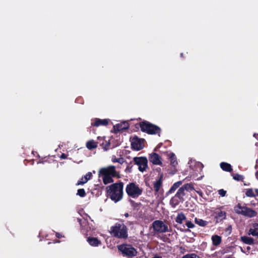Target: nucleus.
I'll return each instance as SVG.
<instances>
[{
  "label": "nucleus",
  "mask_w": 258,
  "mask_h": 258,
  "mask_svg": "<svg viewBox=\"0 0 258 258\" xmlns=\"http://www.w3.org/2000/svg\"><path fill=\"white\" fill-rule=\"evenodd\" d=\"M125 215V216L126 217H127L128 216V213H126V214H125V215Z\"/></svg>",
  "instance_id": "obj_41"
},
{
  "label": "nucleus",
  "mask_w": 258,
  "mask_h": 258,
  "mask_svg": "<svg viewBox=\"0 0 258 258\" xmlns=\"http://www.w3.org/2000/svg\"><path fill=\"white\" fill-rule=\"evenodd\" d=\"M198 193L199 194H200V195H201V192L198 191Z\"/></svg>",
  "instance_id": "obj_45"
},
{
  "label": "nucleus",
  "mask_w": 258,
  "mask_h": 258,
  "mask_svg": "<svg viewBox=\"0 0 258 258\" xmlns=\"http://www.w3.org/2000/svg\"><path fill=\"white\" fill-rule=\"evenodd\" d=\"M125 190L127 195L133 198L138 197L142 193V189L134 182L127 184Z\"/></svg>",
  "instance_id": "obj_6"
},
{
  "label": "nucleus",
  "mask_w": 258,
  "mask_h": 258,
  "mask_svg": "<svg viewBox=\"0 0 258 258\" xmlns=\"http://www.w3.org/2000/svg\"><path fill=\"white\" fill-rule=\"evenodd\" d=\"M186 219V217L182 213H179L175 219V221L181 224L183 220Z\"/></svg>",
  "instance_id": "obj_23"
},
{
  "label": "nucleus",
  "mask_w": 258,
  "mask_h": 258,
  "mask_svg": "<svg viewBox=\"0 0 258 258\" xmlns=\"http://www.w3.org/2000/svg\"><path fill=\"white\" fill-rule=\"evenodd\" d=\"M221 168L224 171L231 172L232 170L231 165L226 162H222L220 163Z\"/></svg>",
  "instance_id": "obj_19"
},
{
  "label": "nucleus",
  "mask_w": 258,
  "mask_h": 258,
  "mask_svg": "<svg viewBox=\"0 0 258 258\" xmlns=\"http://www.w3.org/2000/svg\"><path fill=\"white\" fill-rule=\"evenodd\" d=\"M111 234L119 238H125L127 236V229L122 223H116L110 228Z\"/></svg>",
  "instance_id": "obj_3"
},
{
  "label": "nucleus",
  "mask_w": 258,
  "mask_h": 258,
  "mask_svg": "<svg viewBox=\"0 0 258 258\" xmlns=\"http://www.w3.org/2000/svg\"><path fill=\"white\" fill-rule=\"evenodd\" d=\"M123 183H115L107 186V193L110 198L117 202L122 198Z\"/></svg>",
  "instance_id": "obj_1"
},
{
  "label": "nucleus",
  "mask_w": 258,
  "mask_h": 258,
  "mask_svg": "<svg viewBox=\"0 0 258 258\" xmlns=\"http://www.w3.org/2000/svg\"><path fill=\"white\" fill-rule=\"evenodd\" d=\"M77 195L81 197H84L86 195L85 190L83 188L79 189L78 190Z\"/></svg>",
  "instance_id": "obj_32"
},
{
  "label": "nucleus",
  "mask_w": 258,
  "mask_h": 258,
  "mask_svg": "<svg viewBox=\"0 0 258 258\" xmlns=\"http://www.w3.org/2000/svg\"><path fill=\"white\" fill-rule=\"evenodd\" d=\"M185 225H186V226L188 228H193L194 227H195V225L194 223H192L191 221H187L186 222V223H185Z\"/></svg>",
  "instance_id": "obj_34"
},
{
  "label": "nucleus",
  "mask_w": 258,
  "mask_h": 258,
  "mask_svg": "<svg viewBox=\"0 0 258 258\" xmlns=\"http://www.w3.org/2000/svg\"><path fill=\"white\" fill-rule=\"evenodd\" d=\"M218 194L222 197H224L226 194V191L223 189H221L218 190Z\"/></svg>",
  "instance_id": "obj_36"
},
{
  "label": "nucleus",
  "mask_w": 258,
  "mask_h": 258,
  "mask_svg": "<svg viewBox=\"0 0 258 258\" xmlns=\"http://www.w3.org/2000/svg\"><path fill=\"white\" fill-rule=\"evenodd\" d=\"M234 211L237 214L250 218L255 217L257 214L254 210L245 206H242L240 204L234 207Z\"/></svg>",
  "instance_id": "obj_4"
},
{
  "label": "nucleus",
  "mask_w": 258,
  "mask_h": 258,
  "mask_svg": "<svg viewBox=\"0 0 258 258\" xmlns=\"http://www.w3.org/2000/svg\"><path fill=\"white\" fill-rule=\"evenodd\" d=\"M182 183L181 181H179L174 183L168 191V193H172L174 192L178 187H179L180 185H181Z\"/></svg>",
  "instance_id": "obj_25"
},
{
  "label": "nucleus",
  "mask_w": 258,
  "mask_h": 258,
  "mask_svg": "<svg viewBox=\"0 0 258 258\" xmlns=\"http://www.w3.org/2000/svg\"><path fill=\"white\" fill-rule=\"evenodd\" d=\"M149 160L154 165H161L162 164L161 157L157 153H152L149 155Z\"/></svg>",
  "instance_id": "obj_11"
},
{
  "label": "nucleus",
  "mask_w": 258,
  "mask_h": 258,
  "mask_svg": "<svg viewBox=\"0 0 258 258\" xmlns=\"http://www.w3.org/2000/svg\"><path fill=\"white\" fill-rule=\"evenodd\" d=\"M178 201H175V200L174 198H172L170 200V204L172 205L173 207H175L176 205H178Z\"/></svg>",
  "instance_id": "obj_35"
},
{
  "label": "nucleus",
  "mask_w": 258,
  "mask_h": 258,
  "mask_svg": "<svg viewBox=\"0 0 258 258\" xmlns=\"http://www.w3.org/2000/svg\"><path fill=\"white\" fill-rule=\"evenodd\" d=\"M247 250L250 249V247H249V246L247 247Z\"/></svg>",
  "instance_id": "obj_44"
},
{
  "label": "nucleus",
  "mask_w": 258,
  "mask_h": 258,
  "mask_svg": "<svg viewBox=\"0 0 258 258\" xmlns=\"http://www.w3.org/2000/svg\"><path fill=\"white\" fill-rule=\"evenodd\" d=\"M182 258H199V257L195 253H191L186 254Z\"/></svg>",
  "instance_id": "obj_33"
},
{
  "label": "nucleus",
  "mask_w": 258,
  "mask_h": 258,
  "mask_svg": "<svg viewBox=\"0 0 258 258\" xmlns=\"http://www.w3.org/2000/svg\"><path fill=\"white\" fill-rule=\"evenodd\" d=\"M117 174L115 167L114 166L102 168L98 172L99 177L102 178L105 184L113 182L112 177H115Z\"/></svg>",
  "instance_id": "obj_2"
},
{
  "label": "nucleus",
  "mask_w": 258,
  "mask_h": 258,
  "mask_svg": "<svg viewBox=\"0 0 258 258\" xmlns=\"http://www.w3.org/2000/svg\"><path fill=\"white\" fill-rule=\"evenodd\" d=\"M182 187L183 188L184 190L187 191L194 190V187L191 183L185 184Z\"/></svg>",
  "instance_id": "obj_29"
},
{
  "label": "nucleus",
  "mask_w": 258,
  "mask_h": 258,
  "mask_svg": "<svg viewBox=\"0 0 258 258\" xmlns=\"http://www.w3.org/2000/svg\"><path fill=\"white\" fill-rule=\"evenodd\" d=\"M214 215L216 223L220 222L226 218V213L220 209L215 211L214 212Z\"/></svg>",
  "instance_id": "obj_12"
},
{
  "label": "nucleus",
  "mask_w": 258,
  "mask_h": 258,
  "mask_svg": "<svg viewBox=\"0 0 258 258\" xmlns=\"http://www.w3.org/2000/svg\"><path fill=\"white\" fill-rule=\"evenodd\" d=\"M60 158L62 159H66L67 158V155L64 154H62L61 155Z\"/></svg>",
  "instance_id": "obj_37"
},
{
  "label": "nucleus",
  "mask_w": 258,
  "mask_h": 258,
  "mask_svg": "<svg viewBox=\"0 0 258 258\" xmlns=\"http://www.w3.org/2000/svg\"><path fill=\"white\" fill-rule=\"evenodd\" d=\"M248 234L258 237V224L255 223L253 225L249 230Z\"/></svg>",
  "instance_id": "obj_16"
},
{
  "label": "nucleus",
  "mask_w": 258,
  "mask_h": 258,
  "mask_svg": "<svg viewBox=\"0 0 258 258\" xmlns=\"http://www.w3.org/2000/svg\"><path fill=\"white\" fill-rule=\"evenodd\" d=\"M87 241L91 245L93 246H98L101 243L100 241L97 238L94 237H88Z\"/></svg>",
  "instance_id": "obj_18"
},
{
  "label": "nucleus",
  "mask_w": 258,
  "mask_h": 258,
  "mask_svg": "<svg viewBox=\"0 0 258 258\" xmlns=\"http://www.w3.org/2000/svg\"><path fill=\"white\" fill-rule=\"evenodd\" d=\"M232 176L233 178L237 181H241L243 179V176L238 174H233Z\"/></svg>",
  "instance_id": "obj_30"
},
{
  "label": "nucleus",
  "mask_w": 258,
  "mask_h": 258,
  "mask_svg": "<svg viewBox=\"0 0 258 258\" xmlns=\"http://www.w3.org/2000/svg\"><path fill=\"white\" fill-rule=\"evenodd\" d=\"M131 141L132 148L135 150H141L144 147L145 140L143 139L139 138L137 136L131 138Z\"/></svg>",
  "instance_id": "obj_10"
},
{
  "label": "nucleus",
  "mask_w": 258,
  "mask_h": 258,
  "mask_svg": "<svg viewBox=\"0 0 258 258\" xmlns=\"http://www.w3.org/2000/svg\"><path fill=\"white\" fill-rule=\"evenodd\" d=\"M183 53H180V56H181V57H183Z\"/></svg>",
  "instance_id": "obj_42"
},
{
  "label": "nucleus",
  "mask_w": 258,
  "mask_h": 258,
  "mask_svg": "<svg viewBox=\"0 0 258 258\" xmlns=\"http://www.w3.org/2000/svg\"><path fill=\"white\" fill-rule=\"evenodd\" d=\"M133 161L138 166V169L141 172H143L148 167V160L146 157H134Z\"/></svg>",
  "instance_id": "obj_8"
},
{
  "label": "nucleus",
  "mask_w": 258,
  "mask_h": 258,
  "mask_svg": "<svg viewBox=\"0 0 258 258\" xmlns=\"http://www.w3.org/2000/svg\"><path fill=\"white\" fill-rule=\"evenodd\" d=\"M255 176L256 178L258 179V171L256 172L255 173Z\"/></svg>",
  "instance_id": "obj_39"
},
{
  "label": "nucleus",
  "mask_w": 258,
  "mask_h": 258,
  "mask_svg": "<svg viewBox=\"0 0 258 258\" xmlns=\"http://www.w3.org/2000/svg\"><path fill=\"white\" fill-rule=\"evenodd\" d=\"M245 195L248 197H254L255 196L253 191L251 188L248 189L245 192Z\"/></svg>",
  "instance_id": "obj_31"
},
{
  "label": "nucleus",
  "mask_w": 258,
  "mask_h": 258,
  "mask_svg": "<svg viewBox=\"0 0 258 258\" xmlns=\"http://www.w3.org/2000/svg\"><path fill=\"white\" fill-rule=\"evenodd\" d=\"M169 157L170 158V164L171 165L174 167H175L178 163H177V160H176V157L175 155V154L174 153H170L169 154Z\"/></svg>",
  "instance_id": "obj_20"
},
{
  "label": "nucleus",
  "mask_w": 258,
  "mask_h": 258,
  "mask_svg": "<svg viewBox=\"0 0 258 258\" xmlns=\"http://www.w3.org/2000/svg\"><path fill=\"white\" fill-rule=\"evenodd\" d=\"M241 240L244 243L251 245L254 243V239L250 237L243 236L240 237Z\"/></svg>",
  "instance_id": "obj_17"
},
{
  "label": "nucleus",
  "mask_w": 258,
  "mask_h": 258,
  "mask_svg": "<svg viewBox=\"0 0 258 258\" xmlns=\"http://www.w3.org/2000/svg\"><path fill=\"white\" fill-rule=\"evenodd\" d=\"M56 237H58V238H60V237H61V236H60V234H59V233H56Z\"/></svg>",
  "instance_id": "obj_38"
},
{
  "label": "nucleus",
  "mask_w": 258,
  "mask_h": 258,
  "mask_svg": "<svg viewBox=\"0 0 258 258\" xmlns=\"http://www.w3.org/2000/svg\"><path fill=\"white\" fill-rule=\"evenodd\" d=\"M140 127L142 132L149 134H157L160 132V128L158 126L148 122H141Z\"/></svg>",
  "instance_id": "obj_5"
},
{
  "label": "nucleus",
  "mask_w": 258,
  "mask_h": 258,
  "mask_svg": "<svg viewBox=\"0 0 258 258\" xmlns=\"http://www.w3.org/2000/svg\"><path fill=\"white\" fill-rule=\"evenodd\" d=\"M195 222L196 224H197L198 225H199V226H203V227H204L205 226H206L208 224V222L206 221H204L202 219H199V218H196L195 219Z\"/></svg>",
  "instance_id": "obj_26"
},
{
  "label": "nucleus",
  "mask_w": 258,
  "mask_h": 258,
  "mask_svg": "<svg viewBox=\"0 0 258 258\" xmlns=\"http://www.w3.org/2000/svg\"><path fill=\"white\" fill-rule=\"evenodd\" d=\"M111 160L113 162H118L120 164H122L124 162L123 158H116L115 156L112 157Z\"/></svg>",
  "instance_id": "obj_28"
},
{
  "label": "nucleus",
  "mask_w": 258,
  "mask_h": 258,
  "mask_svg": "<svg viewBox=\"0 0 258 258\" xmlns=\"http://www.w3.org/2000/svg\"><path fill=\"white\" fill-rule=\"evenodd\" d=\"M213 243L215 246L219 245L221 242V237L218 235H215L212 237Z\"/></svg>",
  "instance_id": "obj_22"
},
{
  "label": "nucleus",
  "mask_w": 258,
  "mask_h": 258,
  "mask_svg": "<svg viewBox=\"0 0 258 258\" xmlns=\"http://www.w3.org/2000/svg\"><path fill=\"white\" fill-rule=\"evenodd\" d=\"M129 127V124L127 122H123L122 123L116 124L114 126V129L117 131H120L127 129Z\"/></svg>",
  "instance_id": "obj_13"
},
{
  "label": "nucleus",
  "mask_w": 258,
  "mask_h": 258,
  "mask_svg": "<svg viewBox=\"0 0 258 258\" xmlns=\"http://www.w3.org/2000/svg\"><path fill=\"white\" fill-rule=\"evenodd\" d=\"M104 150H105V151H107V147H105V148H104Z\"/></svg>",
  "instance_id": "obj_43"
},
{
  "label": "nucleus",
  "mask_w": 258,
  "mask_h": 258,
  "mask_svg": "<svg viewBox=\"0 0 258 258\" xmlns=\"http://www.w3.org/2000/svg\"><path fill=\"white\" fill-rule=\"evenodd\" d=\"M184 190L183 188L181 187L178 190L175 196L179 198H182L184 196Z\"/></svg>",
  "instance_id": "obj_27"
},
{
  "label": "nucleus",
  "mask_w": 258,
  "mask_h": 258,
  "mask_svg": "<svg viewBox=\"0 0 258 258\" xmlns=\"http://www.w3.org/2000/svg\"><path fill=\"white\" fill-rule=\"evenodd\" d=\"M86 147L88 149L92 150L97 148V144L93 140L89 141L86 143Z\"/></svg>",
  "instance_id": "obj_24"
},
{
  "label": "nucleus",
  "mask_w": 258,
  "mask_h": 258,
  "mask_svg": "<svg viewBox=\"0 0 258 258\" xmlns=\"http://www.w3.org/2000/svg\"><path fill=\"white\" fill-rule=\"evenodd\" d=\"M108 122L109 120L107 119H97L92 124L96 126H98L100 125H107L108 124Z\"/></svg>",
  "instance_id": "obj_15"
},
{
  "label": "nucleus",
  "mask_w": 258,
  "mask_h": 258,
  "mask_svg": "<svg viewBox=\"0 0 258 258\" xmlns=\"http://www.w3.org/2000/svg\"><path fill=\"white\" fill-rule=\"evenodd\" d=\"M118 250L124 256L132 257L136 255V250L131 245L128 244L120 245L118 246Z\"/></svg>",
  "instance_id": "obj_7"
},
{
  "label": "nucleus",
  "mask_w": 258,
  "mask_h": 258,
  "mask_svg": "<svg viewBox=\"0 0 258 258\" xmlns=\"http://www.w3.org/2000/svg\"><path fill=\"white\" fill-rule=\"evenodd\" d=\"M162 175H161L160 178L154 183V189L156 192L159 191L162 185Z\"/></svg>",
  "instance_id": "obj_21"
},
{
  "label": "nucleus",
  "mask_w": 258,
  "mask_h": 258,
  "mask_svg": "<svg viewBox=\"0 0 258 258\" xmlns=\"http://www.w3.org/2000/svg\"><path fill=\"white\" fill-rule=\"evenodd\" d=\"M154 231L158 233H165L168 231V226L161 220H156L152 223Z\"/></svg>",
  "instance_id": "obj_9"
},
{
  "label": "nucleus",
  "mask_w": 258,
  "mask_h": 258,
  "mask_svg": "<svg viewBox=\"0 0 258 258\" xmlns=\"http://www.w3.org/2000/svg\"><path fill=\"white\" fill-rule=\"evenodd\" d=\"M255 191L257 194V196H258V189H255Z\"/></svg>",
  "instance_id": "obj_40"
},
{
  "label": "nucleus",
  "mask_w": 258,
  "mask_h": 258,
  "mask_svg": "<svg viewBox=\"0 0 258 258\" xmlns=\"http://www.w3.org/2000/svg\"><path fill=\"white\" fill-rule=\"evenodd\" d=\"M92 173L88 172L84 177H83L77 182V185L83 184L86 183L92 177Z\"/></svg>",
  "instance_id": "obj_14"
}]
</instances>
